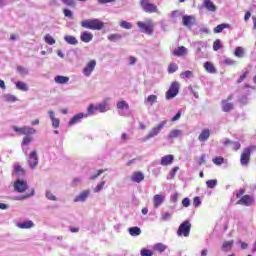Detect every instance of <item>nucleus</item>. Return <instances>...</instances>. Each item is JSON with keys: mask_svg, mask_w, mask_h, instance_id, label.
<instances>
[{"mask_svg": "<svg viewBox=\"0 0 256 256\" xmlns=\"http://www.w3.org/2000/svg\"><path fill=\"white\" fill-rule=\"evenodd\" d=\"M28 163H29L31 169H35V167H37V165H39V157L37 156V150H33L30 153Z\"/></svg>", "mask_w": 256, "mask_h": 256, "instance_id": "obj_12", "label": "nucleus"}, {"mask_svg": "<svg viewBox=\"0 0 256 256\" xmlns=\"http://www.w3.org/2000/svg\"><path fill=\"white\" fill-rule=\"evenodd\" d=\"M227 143H232L234 151H239V149H241V143H239V142L228 141V142H226V144Z\"/></svg>", "mask_w": 256, "mask_h": 256, "instance_id": "obj_58", "label": "nucleus"}, {"mask_svg": "<svg viewBox=\"0 0 256 256\" xmlns=\"http://www.w3.org/2000/svg\"><path fill=\"white\" fill-rule=\"evenodd\" d=\"M141 256H153V251L144 248L141 250Z\"/></svg>", "mask_w": 256, "mask_h": 256, "instance_id": "obj_56", "label": "nucleus"}, {"mask_svg": "<svg viewBox=\"0 0 256 256\" xmlns=\"http://www.w3.org/2000/svg\"><path fill=\"white\" fill-rule=\"evenodd\" d=\"M32 141H33V138L26 136L22 140V145H29V143H31Z\"/></svg>", "mask_w": 256, "mask_h": 256, "instance_id": "obj_60", "label": "nucleus"}, {"mask_svg": "<svg viewBox=\"0 0 256 256\" xmlns=\"http://www.w3.org/2000/svg\"><path fill=\"white\" fill-rule=\"evenodd\" d=\"M89 190L82 191L78 196L74 198V203H83L84 201H87V197H89Z\"/></svg>", "mask_w": 256, "mask_h": 256, "instance_id": "obj_16", "label": "nucleus"}, {"mask_svg": "<svg viewBox=\"0 0 256 256\" xmlns=\"http://www.w3.org/2000/svg\"><path fill=\"white\" fill-rule=\"evenodd\" d=\"M103 187H105V181L100 182L95 188L94 193H99V191L103 190Z\"/></svg>", "mask_w": 256, "mask_h": 256, "instance_id": "obj_52", "label": "nucleus"}, {"mask_svg": "<svg viewBox=\"0 0 256 256\" xmlns=\"http://www.w3.org/2000/svg\"><path fill=\"white\" fill-rule=\"evenodd\" d=\"M33 195H35V189H32L31 192L29 194L26 195H22L19 200L23 201L25 199H29L30 197H33Z\"/></svg>", "mask_w": 256, "mask_h": 256, "instance_id": "obj_51", "label": "nucleus"}, {"mask_svg": "<svg viewBox=\"0 0 256 256\" xmlns=\"http://www.w3.org/2000/svg\"><path fill=\"white\" fill-rule=\"evenodd\" d=\"M190 77H193V71L191 70L184 71L180 74V79H190Z\"/></svg>", "mask_w": 256, "mask_h": 256, "instance_id": "obj_41", "label": "nucleus"}, {"mask_svg": "<svg viewBox=\"0 0 256 256\" xmlns=\"http://www.w3.org/2000/svg\"><path fill=\"white\" fill-rule=\"evenodd\" d=\"M136 25L141 33H145L146 35H153V31H155V23H153L152 19H147L145 22L138 21Z\"/></svg>", "mask_w": 256, "mask_h": 256, "instance_id": "obj_3", "label": "nucleus"}, {"mask_svg": "<svg viewBox=\"0 0 256 256\" xmlns=\"http://www.w3.org/2000/svg\"><path fill=\"white\" fill-rule=\"evenodd\" d=\"M64 41H66V43H68V45H77V43H79L77 38L75 36H71V35L64 36Z\"/></svg>", "mask_w": 256, "mask_h": 256, "instance_id": "obj_28", "label": "nucleus"}, {"mask_svg": "<svg viewBox=\"0 0 256 256\" xmlns=\"http://www.w3.org/2000/svg\"><path fill=\"white\" fill-rule=\"evenodd\" d=\"M5 99H6V101H9L10 103H15V101H17V97H15L14 95H11V94L5 95Z\"/></svg>", "mask_w": 256, "mask_h": 256, "instance_id": "obj_54", "label": "nucleus"}, {"mask_svg": "<svg viewBox=\"0 0 256 256\" xmlns=\"http://www.w3.org/2000/svg\"><path fill=\"white\" fill-rule=\"evenodd\" d=\"M214 165H223L225 163V158L219 156L212 159Z\"/></svg>", "mask_w": 256, "mask_h": 256, "instance_id": "obj_45", "label": "nucleus"}, {"mask_svg": "<svg viewBox=\"0 0 256 256\" xmlns=\"http://www.w3.org/2000/svg\"><path fill=\"white\" fill-rule=\"evenodd\" d=\"M169 219H171V213L165 212L162 216V221H169Z\"/></svg>", "mask_w": 256, "mask_h": 256, "instance_id": "obj_62", "label": "nucleus"}, {"mask_svg": "<svg viewBox=\"0 0 256 256\" xmlns=\"http://www.w3.org/2000/svg\"><path fill=\"white\" fill-rule=\"evenodd\" d=\"M178 119H181V110H179L177 114L171 118V121H178Z\"/></svg>", "mask_w": 256, "mask_h": 256, "instance_id": "obj_64", "label": "nucleus"}, {"mask_svg": "<svg viewBox=\"0 0 256 256\" xmlns=\"http://www.w3.org/2000/svg\"><path fill=\"white\" fill-rule=\"evenodd\" d=\"M224 65H228V66H230V67H233L234 65H237V62L234 61V60L231 59V58H226V59L224 60Z\"/></svg>", "mask_w": 256, "mask_h": 256, "instance_id": "obj_50", "label": "nucleus"}, {"mask_svg": "<svg viewBox=\"0 0 256 256\" xmlns=\"http://www.w3.org/2000/svg\"><path fill=\"white\" fill-rule=\"evenodd\" d=\"M223 29H229V24H220L214 28V33H223Z\"/></svg>", "mask_w": 256, "mask_h": 256, "instance_id": "obj_34", "label": "nucleus"}, {"mask_svg": "<svg viewBox=\"0 0 256 256\" xmlns=\"http://www.w3.org/2000/svg\"><path fill=\"white\" fill-rule=\"evenodd\" d=\"M233 243H234L233 240H231V241H225V242L223 243V245H222V250H223V251H229V250H231V247H233Z\"/></svg>", "mask_w": 256, "mask_h": 256, "instance_id": "obj_40", "label": "nucleus"}, {"mask_svg": "<svg viewBox=\"0 0 256 256\" xmlns=\"http://www.w3.org/2000/svg\"><path fill=\"white\" fill-rule=\"evenodd\" d=\"M145 179V175L143 174V172H134L131 176V181H133L134 183H141V181H144Z\"/></svg>", "mask_w": 256, "mask_h": 256, "instance_id": "obj_19", "label": "nucleus"}, {"mask_svg": "<svg viewBox=\"0 0 256 256\" xmlns=\"http://www.w3.org/2000/svg\"><path fill=\"white\" fill-rule=\"evenodd\" d=\"M165 202V195L163 194H156L153 197V203H154V208L157 209L158 207H161L163 203Z\"/></svg>", "mask_w": 256, "mask_h": 256, "instance_id": "obj_14", "label": "nucleus"}, {"mask_svg": "<svg viewBox=\"0 0 256 256\" xmlns=\"http://www.w3.org/2000/svg\"><path fill=\"white\" fill-rule=\"evenodd\" d=\"M236 198L239 199L236 205H244V207H251L255 203V198L249 194H245V189L241 188L236 192Z\"/></svg>", "mask_w": 256, "mask_h": 256, "instance_id": "obj_2", "label": "nucleus"}, {"mask_svg": "<svg viewBox=\"0 0 256 256\" xmlns=\"http://www.w3.org/2000/svg\"><path fill=\"white\" fill-rule=\"evenodd\" d=\"M255 149V146H249L248 148L243 150L240 156V164L243 167H247V165H249V161H251V153H253Z\"/></svg>", "mask_w": 256, "mask_h": 256, "instance_id": "obj_4", "label": "nucleus"}, {"mask_svg": "<svg viewBox=\"0 0 256 256\" xmlns=\"http://www.w3.org/2000/svg\"><path fill=\"white\" fill-rule=\"evenodd\" d=\"M221 104H222V111H224V113H229V111H232L233 103H229L227 102V100H222Z\"/></svg>", "mask_w": 256, "mask_h": 256, "instance_id": "obj_25", "label": "nucleus"}, {"mask_svg": "<svg viewBox=\"0 0 256 256\" xmlns=\"http://www.w3.org/2000/svg\"><path fill=\"white\" fill-rule=\"evenodd\" d=\"M173 159V155H165L164 157L161 158L160 165H162L163 167H167V165H171V163H173Z\"/></svg>", "mask_w": 256, "mask_h": 256, "instance_id": "obj_23", "label": "nucleus"}, {"mask_svg": "<svg viewBox=\"0 0 256 256\" xmlns=\"http://www.w3.org/2000/svg\"><path fill=\"white\" fill-rule=\"evenodd\" d=\"M64 17H68V19H73V12L67 8L63 9Z\"/></svg>", "mask_w": 256, "mask_h": 256, "instance_id": "obj_49", "label": "nucleus"}, {"mask_svg": "<svg viewBox=\"0 0 256 256\" xmlns=\"http://www.w3.org/2000/svg\"><path fill=\"white\" fill-rule=\"evenodd\" d=\"M17 71H18V73H20V75H28V73H29V70H27V68H25L23 66H18Z\"/></svg>", "mask_w": 256, "mask_h": 256, "instance_id": "obj_48", "label": "nucleus"}, {"mask_svg": "<svg viewBox=\"0 0 256 256\" xmlns=\"http://www.w3.org/2000/svg\"><path fill=\"white\" fill-rule=\"evenodd\" d=\"M44 41L48 45H55V38H53V36H51V34H46L44 36Z\"/></svg>", "mask_w": 256, "mask_h": 256, "instance_id": "obj_38", "label": "nucleus"}, {"mask_svg": "<svg viewBox=\"0 0 256 256\" xmlns=\"http://www.w3.org/2000/svg\"><path fill=\"white\" fill-rule=\"evenodd\" d=\"M120 27H122V29H131L133 27V25H131L130 22H127L125 20H122L120 22Z\"/></svg>", "mask_w": 256, "mask_h": 256, "instance_id": "obj_46", "label": "nucleus"}, {"mask_svg": "<svg viewBox=\"0 0 256 256\" xmlns=\"http://www.w3.org/2000/svg\"><path fill=\"white\" fill-rule=\"evenodd\" d=\"M80 40L82 41V43H91V41H93V33L89 31L81 32Z\"/></svg>", "mask_w": 256, "mask_h": 256, "instance_id": "obj_15", "label": "nucleus"}, {"mask_svg": "<svg viewBox=\"0 0 256 256\" xmlns=\"http://www.w3.org/2000/svg\"><path fill=\"white\" fill-rule=\"evenodd\" d=\"M80 25L84 29H90L91 31H101L105 27V23L97 18L82 20Z\"/></svg>", "mask_w": 256, "mask_h": 256, "instance_id": "obj_1", "label": "nucleus"}, {"mask_svg": "<svg viewBox=\"0 0 256 256\" xmlns=\"http://www.w3.org/2000/svg\"><path fill=\"white\" fill-rule=\"evenodd\" d=\"M154 251H157L158 253H163L167 249V245L163 243H157L153 246Z\"/></svg>", "mask_w": 256, "mask_h": 256, "instance_id": "obj_31", "label": "nucleus"}, {"mask_svg": "<svg viewBox=\"0 0 256 256\" xmlns=\"http://www.w3.org/2000/svg\"><path fill=\"white\" fill-rule=\"evenodd\" d=\"M165 125H167V121H161L157 126H155L150 130V132L145 137V139L149 140V139H153V137H157V134L161 133V129H163Z\"/></svg>", "mask_w": 256, "mask_h": 256, "instance_id": "obj_9", "label": "nucleus"}, {"mask_svg": "<svg viewBox=\"0 0 256 256\" xmlns=\"http://www.w3.org/2000/svg\"><path fill=\"white\" fill-rule=\"evenodd\" d=\"M14 173H16V175H19L20 177H22L23 175H25L26 171L23 167L20 166L19 163L14 164Z\"/></svg>", "mask_w": 256, "mask_h": 256, "instance_id": "obj_30", "label": "nucleus"}, {"mask_svg": "<svg viewBox=\"0 0 256 256\" xmlns=\"http://www.w3.org/2000/svg\"><path fill=\"white\" fill-rule=\"evenodd\" d=\"M122 38L121 34H111L108 36L110 41H119Z\"/></svg>", "mask_w": 256, "mask_h": 256, "instance_id": "obj_47", "label": "nucleus"}, {"mask_svg": "<svg viewBox=\"0 0 256 256\" xmlns=\"http://www.w3.org/2000/svg\"><path fill=\"white\" fill-rule=\"evenodd\" d=\"M182 24L184 27H192V25H195V17L184 15L182 17Z\"/></svg>", "mask_w": 256, "mask_h": 256, "instance_id": "obj_17", "label": "nucleus"}, {"mask_svg": "<svg viewBox=\"0 0 256 256\" xmlns=\"http://www.w3.org/2000/svg\"><path fill=\"white\" fill-rule=\"evenodd\" d=\"M191 233V222L184 221L179 225L177 230L178 237H188Z\"/></svg>", "mask_w": 256, "mask_h": 256, "instance_id": "obj_7", "label": "nucleus"}, {"mask_svg": "<svg viewBox=\"0 0 256 256\" xmlns=\"http://www.w3.org/2000/svg\"><path fill=\"white\" fill-rule=\"evenodd\" d=\"M139 3L145 13L153 14L159 11L157 5L151 3V0H140Z\"/></svg>", "mask_w": 256, "mask_h": 256, "instance_id": "obj_6", "label": "nucleus"}, {"mask_svg": "<svg viewBox=\"0 0 256 256\" xmlns=\"http://www.w3.org/2000/svg\"><path fill=\"white\" fill-rule=\"evenodd\" d=\"M178 69H179V66L177 65V63H170L167 71L170 75H173V73H176Z\"/></svg>", "mask_w": 256, "mask_h": 256, "instance_id": "obj_36", "label": "nucleus"}, {"mask_svg": "<svg viewBox=\"0 0 256 256\" xmlns=\"http://www.w3.org/2000/svg\"><path fill=\"white\" fill-rule=\"evenodd\" d=\"M105 171H107V169H100L98 170V172L94 175L91 176V180L95 181V179H97V177H99L102 173H105Z\"/></svg>", "mask_w": 256, "mask_h": 256, "instance_id": "obj_53", "label": "nucleus"}, {"mask_svg": "<svg viewBox=\"0 0 256 256\" xmlns=\"http://www.w3.org/2000/svg\"><path fill=\"white\" fill-rule=\"evenodd\" d=\"M96 66H97V61H95V60L89 61L88 64L86 65V67L83 69V73H84L85 77H89L95 70Z\"/></svg>", "mask_w": 256, "mask_h": 256, "instance_id": "obj_13", "label": "nucleus"}, {"mask_svg": "<svg viewBox=\"0 0 256 256\" xmlns=\"http://www.w3.org/2000/svg\"><path fill=\"white\" fill-rule=\"evenodd\" d=\"M173 55L175 57H183V55H187V48H185L184 46H180L173 51Z\"/></svg>", "mask_w": 256, "mask_h": 256, "instance_id": "obj_24", "label": "nucleus"}, {"mask_svg": "<svg viewBox=\"0 0 256 256\" xmlns=\"http://www.w3.org/2000/svg\"><path fill=\"white\" fill-rule=\"evenodd\" d=\"M34 226L35 224L31 220L17 224V227H19V229H31V227Z\"/></svg>", "mask_w": 256, "mask_h": 256, "instance_id": "obj_27", "label": "nucleus"}, {"mask_svg": "<svg viewBox=\"0 0 256 256\" xmlns=\"http://www.w3.org/2000/svg\"><path fill=\"white\" fill-rule=\"evenodd\" d=\"M48 115L52 121V126L54 127V129L59 128L61 121L59 120V118H55V112L50 110L48 111Z\"/></svg>", "mask_w": 256, "mask_h": 256, "instance_id": "obj_22", "label": "nucleus"}, {"mask_svg": "<svg viewBox=\"0 0 256 256\" xmlns=\"http://www.w3.org/2000/svg\"><path fill=\"white\" fill-rule=\"evenodd\" d=\"M179 94V82H172L170 88L166 92V99H173Z\"/></svg>", "mask_w": 256, "mask_h": 256, "instance_id": "obj_8", "label": "nucleus"}, {"mask_svg": "<svg viewBox=\"0 0 256 256\" xmlns=\"http://www.w3.org/2000/svg\"><path fill=\"white\" fill-rule=\"evenodd\" d=\"M219 49H223V43L221 39H216L213 43V51H219Z\"/></svg>", "mask_w": 256, "mask_h": 256, "instance_id": "obj_39", "label": "nucleus"}, {"mask_svg": "<svg viewBox=\"0 0 256 256\" xmlns=\"http://www.w3.org/2000/svg\"><path fill=\"white\" fill-rule=\"evenodd\" d=\"M129 234L132 237H139V235H141V228H139V227H131V228H129Z\"/></svg>", "mask_w": 256, "mask_h": 256, "instance_id": "obj_33", "label": "nucleus"}, {"mask_svg": "<svg viewBox=\"0 0 256 256\" xmlns=\"http://www.w3.org/2000/svg\"><path fill=\"white\" fill-rule=\"evenodd\" d=\"M182 133L183 132L181 130H171V132L168 135V139H177V137H181Z\"/></svg>", "mask_w": 256, "mask_h": 256, "instance_id": "obj_32", "label": "nucleus"}, {"mask_svg": "<svg viewBox=\"0 0 256 256\" xmlns=\"http://www.w3.org/2000/svg\"><path fill=\"white\" fill-rule=\"evenodd\" d=\"M84 117H85L84 113H79L74 115L68 122V127H71L72 125H75L77 123H81V119H83Z\"/></svg>", "mask_w": 256, "mask_h": 256, "instance_id": "obj_18", "label": "nucleus"}, {"mask_svg": "<svg viewBox=\"0 0 256 256\" xmlns=\"http://www.w3.org/2000/svg\"><path fill=\"white\" fill-rule=\"evenodd\" d=\"M193 205L194 207H199L201 205V198L199 196L194 197Z\"/></svg>", "mask_w": 256, "mask_h": 256, "instance_id": "obj_59", "label": "nucleus"}, {"mask_svg": "<svg viewBox=\"0 0 256 256\" xmlns=\"http://www.w3.org/2000/svg\"><path fill=\"white\" fill-rule=\"evenodd\" d=\"M206 186L208 187V189H215V187H217V180L216 179L208 180L206 182Z\"/></svg>", "mask_w": 256, "mask_h": 256, "instance_id": "obj_44", "label": "nucleus"}, {"mask_svg": "<svg viewBox=\"0 0 256 256\" xmlns=\"http://www.w3.org/2000/svg\"><path fill=\"white\" fill-rule=\"evenodd\" d=\"M203 6L205 7V9H207V11H211L212 13H215L217 11V6L211 0H204Z\"/></svg>", "mask_w": 256, "mask_h": 256, "instance_id": "obj_20", "label": "nucleus"}, {"mask_svg": "<svg viewBox=\"0 0 256 256\" xmlns=\"http://www.w3.org/2000/svg\"><path fill=\"white\" fill-rule=\"evenodd\" d=\"M235 57H243L245 55V51L243 50V47H236L235 52H234Z\"/></svg>", "mask_w": 256, "mask_h": 256, "instance_id": "obj_42", "label": "nucleus"}, {"mask_svg": "<svg viewBox=\"0 0 256 256\" xmlns=\"http://www.w3.org/2000/svg\"><path fill=\"white\" fill-rule=\"evenodd\" d=\"M54 81L59 85H65V83H69V77L58 75L54 78Z\"/></svg>", "mask_w": 256, "mask_h": 256, "instance_id": "obj_29", "label": "nucleus"}, {"mask_svg": "<svg viewBox=\"0 0 256 256\" xmlns=\"http://www.w3.org/2000/svg\"><path fill=\"white\" fill-rule=\"evenodd\" d=\"M146 103H148V105L150 106H153L155 105V103H157V95H149L147 98H146Z\"/></svg>", "mask_w": 256, "mask_h": 256, "instance_id": "obj_35", "label": "nucleus"}, {"mask_svg": "<svg viewBox=\"0 0 256 256\" xmlns=\"http://www.w3.org/2000/svg\"><path fill=\"white\" fill-rule=\"evenodd\" d=\"M247 75H249V72L245 71V72L237 79V83H243V81H245V79H247Z\"/></svg>", "mask_w": 256, "mask_h": 256, "instance_id": "obj_55", "label": "nucleus"}, {"mask_svg": "<svg viewBox=\"0 0 256 256\" xmlns=\"http://www.w3.org/2000/svg\"><path fill=\"white\" fill-rule=\"evenodd\" d=\"M183 207H189L191 205V200L189 198H184L182 200Z\"/></svg>", "mask_w": 256, "mask_h": 256, "instance_id": "obj_61", "label": "nucleus"}, {"mask_svg": "<svg viewBox=\"0 0 256 256\" xmlns=\"http://www.w3.org/2000/svg\"><path fill=\"white\" fill-rule=\"evenodd\" d=\"M16 88L19 89V91H29L27 84L21 81L16 82Z\"/></svg>", "mask_w": 256, "mask_h": 256, "instance_id": "obj_37", "label": "nucleus"}, {"mask_svg": "<svg viewBox=\"0 0 256 256\" xmlns=\"http://www.w3.org/2000/svg\"><path fill=\"white\" fill-rule=\"evenodd\" d=\"M204 69H205V71H207V73H212V74L217 73V69L215 68V66L211 62H205L204 63Z\"/></svg>", "mask_w": 256, "mask_h": 256, "instance_id": "obj_26", "label": "nucleus"}, {"mask_svg": "<svg viewBox=\"0 0 256 256\" xmlns=\"http://www.w3.org/2000/svg\"><path fill=\"white\" fill-rule=\"evenodd\" d=\"M117 109H129V104L125 100H122L117 103Z\"/></svg>", "mask_w": 256, "mask_h": 256, "instance_id": "obj_43", "label": "nucleus"}, {"mask_svg": "<svg viewBox=\"0 0 256 256\" xmlns=\"http://www.w3.org/2000/svg\"><path fill=\"white\" fill-rule=\"evenodd\" d=\"M13 129L16 133H21V135H34V133H36L34 128L28 126H23L21 128L14 126Z\"/></svg>", "mask_w": 256, "mask_h": 256, "instance_id": "obj_11", "label": "nucleus"}, {"mask_svg": "<svg viewBox=\"0 0 256 256\" xmlns=\"http://www.w3.org/2000/svg\"><path fill=\"white\" fill-rule=\"evenodd\" d=\"M109 106V102L107 100H104L102 103L97 104L96 106L93 104H90L87 109L88 115H93L95 111H99V113H105L107 111V107Z\"/></svg>", "mask_w": 256, "mask_h": 256, "instance_id": "obj_5", "label": "nucleus"}, {"mask_svg": "<svg viewBox=\"0 0 256 256\" xmlns=\"http://www.w3.org/2000/svg\"><path fill=\"white\" fill-rule=\"evenodd\" d=\"M204 163H207V160L205 154H202L198 162V165H203Z\"/></svg>", "mask_w": 256, "mask_h": 256, "instance_id": "obj_63", "label": "nucleus"}, {"mask_svg": "<svg viewBox=\"0 0 256 256\" xmlns=\"http://www.w3.org/2000/svg\"><path fill=\"white\" fill-rule=\"evenodd\" d=\"M211 137V131L209 129H204L198 136V141H201L202 143L207 141Z\"/></svg>", "mask_w": 256, "mask_h": 256, "instance_id": "obj_21", "label": "nucleus"}, {"mask_svg": "<svg viewBox=\"0 0 256 256\" xmlns=\"http://www.w3.org/2000/svg\"><path fill=\"white\" fill-rule=\"evenodd\" d=\"M14 189L18 193H25L26 189H29V184L27 183V180L17 179L14 182Z\"/></svg>", "mask_w": 256, "mask_h": 256, "instance_id": "obj_10", "label": "nucleus"}, {"mask_svg": "<svg viewBox=\"0 0 256 256\" xmlns=\"http://www.w3.org/2000/svg\"><path fill=\"white\" fill-rule=\"evenodd\" d=\"M46 197L50 201H57V197H55V195H53V193L51 191L46 192Z\"/></svg>", "mask_w": 256, "mask_h": 256, "instance_id": "obj_57", "label": "nucleus"}]
</instances>
